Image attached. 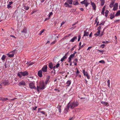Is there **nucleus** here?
<instances>
[{
  "instance_id": "obj_64",
  "label": "nucleus",
  "mask_w": 120,
  "mask_h": 120,
  "mask_svg": "<svg viewBox=\"0 0 120 120\" xmlns=\"http://www.w3.org/2000/svg\"><path fill=\"white\" fill-rule=\"evenodd\" d=\"M37 108V106H36L35 107V108H33V109L34 110H35Z\"/></svg>"
},
{
  "instance_id": "obj_46",
  "label": "nucleus",
  "mask_w": 120,
  "mask_h": 120,
  "mask_svg": "<svg viewBox=\"0 0 120 120\" xmlns=\"http://www.w3.org/2000/svg\"><path fill=\"white\" fill-rule=\"evenodd\" d=\"M7 8L8 9L10 8H11V5H10L8 4L7 5Z\"/></svg>"
},
{
  "instance_id": "obj_18",
  "label": "nucleus",
  "mask_w": 120,
  "mask_h": 120,
  "mask_svg": "<svg viewBox=\"0 0 120 120\" xmlns=\"http://www.w3.org/2000/svg\"><path fill=\"white\" fill-rule=\"evenodd\" d=\"M74 57V55L72 54L71 55L69 56V57L68 58L69 60H68V62H71V59L73 58Z\"/></svg>"
},
{
  "instance_id": "obj_21",
  "label": "nucleus",
  "mask_w": 120,
  "mask_h": 120,
  "mask_svg": "<svg viewBox=\"0 0 120 120\" xmlns=\"http://www.w3.org/2000/svg\"><path fill=\"white\" fill-rule=\"evenodd\" d=\"M110 18L111 19H112L113 18H114L115 16V15L114 13H111L110 15Z\"/></svg>"
},
{
  "instance_id": "obj_27",
  "label": "nucleus",
  "mask_w": 120,
  "mask_h": 120,
  "mask_svg": "<svg viewBox=\"0 0 120 120\" xmlns=\"http://www.w3.org/2000/svg\"><path fill=\"white\" fill-rule=\"evenodd\" d=\"M120 15V10H119L115 15V16H117Z\"/></svg>"
},
{
  "instance_id": "obj_16",
  "label": "nucleus",
  "mask_w": 120,
  "mask_h": 120,
  "mask_svg": "<svg viewBox=\"0 0 120 120\" xmlns=\"http://www.w3.org/2000/svg\"><path fill=\"white\" fill-rule=\"evenodd\" d=\"M53 64L52 62H50L49 64V67L51 69H53Z\"/></svg>"
},
{
  "instance_id": "obj_26",
  "label": "nucleus",
  "mask_w": 120,
  "mask_h": 120,
  "mask_svg": "<svg viewBox=\"0 0 120 120\" xmlns=\"http://www.w3.org/2000/svg\"><path fill=\"white\" fill-rule=\"evenodd\" d=\"M114 3V1H112L110 4L109 7L111 8L113 6V4Z\"/></svg>"
},
{
  "instance_id": "obj_17",
  "label": "nucleus",
  "mask_w": 120,
  "mask_h": 120,
  "mask_svg": "<svg viewBox=\"0 0 120 120\" xmlns=\"http://www.w3.org/2000/svg\"><path fill=\"white\" fill-rule=\"evenodd\" d=\"M77 39V37L76 36H75L74 37L72 38L70 40V42H74L75 40H76Z\"/></svg>"
},
{
  "instance_id": "obj_50",
  "label": "nucleus",
  "mask_w": 120,
  "mask_h": 120,
  "mask_svg": "<svg viewBox=\"0 0 120 120\" xmlns=\"http://www.w3.org/2000/svg\"><path fill=\"white\" fill-rule=\"evenodd\" d=\"M65 23V22H64V21L62 22V23L61 24V26L62 25L64 24Z\"/></svg>"
},
{
  "instance_id": "obj_40",
  "label": "nucleus",
  "mask_w": 120,
  "mask_h": 120,
  "mask_svg": "<svg viewBox=\"0 0 120 120\" xmlns=\"http://www.w3.org/2000/svg\"><path fill=\"white\" fill-rule=\"evenodd\" d=\"M105 45V44H101L100 46V47H101V48H104Z\"/></svg>"
},
{
  "instance_id": "obj_35",
  "label": "nucleus",
  "mask_w": 120,
  "mask_h": 120,
  "mask_svg": "<svg viewBox=\"0 0 120 120\" xmlns=\"http://www.w3.org/2000/svg\"><path fill=\"white\" fill-rule=\"evenodd\" d=\"M45 31V30L44 29H43L42 30H41L40 32V33L39 34L40 35H41V34L44 32V31Z\"/></svg>"
},
{
  "instance_id": "obj_19",
  "label": "nucleus",
  "mask_w": 120,
  "mask_h": 120,
  "mask_svg": "<svg viewBox=\"0 0 120 120\" xmlns=\"http://www.w3.org/2000/svg\"><path fill=\"white\" fill-rule=\"evenodd\" d=\"M3 85H8L9 83V82L8 80H5L2 83Z\"/></svg>"
},
{
  "instance_id": "obj_22",
  "label": "nucleus",
  "mask_w": 120,
  "mask_h": 120,
  "mask_svg": "<svg viewBox=\"0 0 120 120\" xmlns=\"http://www.w3.org/2000/svg\"><path fill=\"white\" fill-rule=\"evenodd\" d=\"M22 33H23L24 34H26L27 31L26 28H24L23 30L21 31Z\"/></svg>"
},
{
  "instance_id": "obj_12",
  "label": "nucleus",
  "mask_w": 120,
  "mask_h": 120,
  "mask_svg": "<svg viewBox=\"0 0 120 120\" xmlns=\"http://www.w3.org/2000/svg\"><path fill=\"white\" fill-rule=\"evenodd\" d=\"M91 4L93 8V9L95 10L96 9V5L95 4L94 2H91Z\"/></svg>"
},
{
  "instance_id": "obj_52",
  "label": "nucleus",
  "mask_w": 120,
  "mask_h": 120,
  "mask_svg": "<svg viewBox=\"0 0 120 120\" xmlns=\"http://www.w3.org/2000/svg\"><path fill=\"white\" fill-rule=\"evenodd\" d=\"M13 3V2H9L8 5H11Z\"/></svg>"
},
{
  "instance_id": "obj_43",
  "label": "nucleus",
  "mask_w": 120,
  "mask_h": 120,
  "mask_svg": "<svg viewBox=\"0 0 120 120\" xmlns=\"http://www.w3.org/2000/svg\"><path fill=\"white\" fill-rule=\"evenodd\" d=\"M60 66V64H57L56 65V67L57 68L58 67H59Z\"/></svg>"
},
{
  "instance_id": "obj_25",
  "label": "nucleus",
  "mask_w": 120,
  "mask_h": 120,
  "mask_svg": "<svg viewBox=\"0 0 120 120\" xmlns=\"http://www.w3.org/2000/svg\"><path fill=\"white\" fill-rule=\"evenodd\" d=\"M23 8L24 9L26 10H28L29 9V7L28 6H23Z\"/></svg>"
},
{
  "instance_id": "obj_28",
  "label": "nucleus",
  "mask_w": 120,
  "mask_h": 120,
  "mask_svg": "<svg viewBox=\"0 0 120 120\" xmlns=\"http://www.w3.org/2000/svg\"><path fill=\"white\" fill-rule=\"evenodd\" d=\"M101 1V5L102 6H103L105 3V0H102Z\"/></svg>"
},
{
  "instance_id": "obj_36",
  "label": "nucleus",
  "mask_w": 120,
  "mask_h": 120,
  "mask_svg": "<svg viewBox=\"0 0 120 120\" xmlns=\"http://www.w3.org/2000/svg\"><path fill=\"white\" fill-rule=\"evenodd\" d=\"M107 82L108 86L109 87H110V80H108L107 81Z\"/></svg>"
},
{
  "instance_id": "obj_8",
  "label": "nucleus",
  "mask_w": 120,
  "mask_h": 120,
  "mask_svg": "<svg viewBox=\"0 0 120 120\" xmlns=\"http://www.w3.org/2000/svg\"><path fill=\"white\" fill-rule=\"evenodd\" d=\"M47 68L48 67L47 65H45L42 68L41 70L44 72H46L47 71Z\"/></svg>"
},
{
  "instance_id": "obj_10",
  "label": "nucleus",
  "mask_w": 120,
  "mask_h": 120,
  "mask_svg": "<svg viewBox=\"0 0 120 120\" xmlns=\"http://www.w3.org/2000/svg\"><path fill=\"white\" fill-rule=\"evenodd\" d=\"M82 71L84 75L85 76H86L88 79H90V76L87 72H85V70H83Z\"/></svg>"
},
{
  "instance_id": "obj_31",
  "label": "nucleus",
  "mask_w": 120,
  "mask_h": 120,
  "mask_svg": "<svg viewBox=\"0 0 120 120\" xmlns=\"http://www.w3.org/2000/svg\"><path fill=\"white\" fill-rule=\"evenodd\" d=\"M109 11L108 10H106L105 11V16L106 17H107L109 13Z\"/></svg>"
},
{
  "instance_id": "obj_62",
  "label": "nucleus",
  "mask_w": 120,
  "mask_h": 120,
  "mask_svg": "<svg viewBox=\"0 0 120 120\" xmlns=\"http://www.w3.org/2000/svg\"><path fill=\"white\" fill-rule=\"evenodd\" d=\"M103 35V32H102L101 34L99 35V36L100 37H101Z\"/></svg>"
},
{
  "instance_id": "obj_11",
  "label": "nucleus",
  "mask_w": 120,
  "mask_h": 120,
  "mask_svg": "<svg viewBox=\"0 0 120 120\" xmlns=\"http://www.w3.org/2000/svg\"><path fill=\"white\" fill-rule=\"evenodd\" d=\"M118 6V4L117 3H115V5H114L113 9V10L114 11L116 10L117 9Z\"/></svg>"
},
{
  "instance_id": "obj_37",
  "label": "nucleus",
  "mask_w": 120,
  "mask_h": 120,
  "mask_svg": "<svg viewBox=\"0 0 120 120\" xmlns=\"http://www.w3.org/2000/svg\"><path fill=\"white\" fill-rule=\"evenodd\" d=\"M53 14V13L52 12H51L49 13V14L48 15V16L49 17H50V16H52Z\"/></svg>"
},
{
  "instance_id": "obj_48",
  "label": "nucleus",
  "mask_w": 120,
  "mask_h": 120,
  "mask_svg": "<svg viewBox=\"0 0 120 120\" xmlns=\"http://www.w3.org/2000/svg\"><path fill=\"white\" fill-rule=\"evenodd\" d=\"M80 38H81L80 36L79 35L78 36V41H79L80 40Z\"/></svg>"
},
{
  "instance_id": "obj_29",
  "label": "nucleus",
  "mask_w": 120,
  "mask_h": 120,
  "mask_svg": "<svg viewBox=\"0 0 120 120\" xmlns=\"http://www.w3.org/2000/svg\"><path fill=\"white\" fill-rule=\"evenodd\" d=\"M89 32H84V34L83 35V36H88L89 35Z\"/></svg>"
},
{
  "instance_id": "obj_9",
  "label": "nucleus",
  "mask_w": 120,
  "mask_h": 120,
  "mask_svg": "<svg viewBox=\"0 0 120 120\" xmlns=\"http://www.w3.org/2000/svg\"><path fill=\"white\" fill-rule=\"evenodd\" d=\"M80 3L82 4H84L86 7L89 4L87 2V0H84L83 1L81 2Z\"/></svg>"
},
{
  "instance_id": "obj_47",
  "label": "nucleus",
  "mask_w": 120,
  "mask_h": 120,
  "mask_svg": "<svg viewBox=\"0 0 120 120\" xmlns=\"http://www.w3.org/2000/svg\"><path fill=\"white\" fill-rule=\"evenodd\" d=\"M34 63V62H32L31 63H30V64H28V66H30V65H32Z\"/></svg>"
},
{
  "instance_id": "obj_14",
  "label": "nucleus",
  "mask_w": 120,
  "mask_h": 120,
  "mask_svg": "<svg viewBox=\"0 0 120 120\" xmlns=\"http://www.w3.org/2000/svg\"><path fill=\"white\" fill-rule=\"evenodd\" d=\"M18 85L19 86H24L25 85V82L24 81H22L19 83Z\"/></svg>"
},
{
  "instance_id": "obj_5",
  "label": "nucleus",
  "mask_w": 120,
  "mask_h": 120,
  "mask_svg": "<svg viewBox=\"0 0 120 120\" xmlns=\"http://www.w3.org/2000/svg\"><path fill=\"white\" fill-rule=\"evenodd\" d=\"M73 2V0H67L64 4V5L66 7H69L70 6L69 4H72Z\"/></svg>"
},
{
  "instance_id": "obj_20",
  "label": "nucleus",
  "mask_w": 120,
  "mask_h": 120,
  "mask_svg": "<svg viewBox=\"0 0 120 120\" xmlns=\"http://www.w3.org/2000/svg\"><path fill=\"white\" fill-rule=\"evenodd\" d=\"M100 32V30H98V31L97 33L96 34H94V35H95L96 37H97L99 35V36Z\"/></svg>"
},
{
  "instance_id": "obj_53",
  "label": "nucleus",
  "mask_w": 120,
  "mask_h": 120,
  "mask_svg": "<svg viewBox=\"0 0 120 120\" xmlns=\"http://www.w3.org/2000/svg\"><path fill=\"white\" fill-rule=\"evenodd\" d=\"M98 20V18L97 17L96 18L95 20V22L96 23L97 22Z\"/></svg>"
},
{
  "instance_id": "obj_55",
  "label": "nucleus",
  "mask_w": 120,
  "mask_h": 120,
  "mask_svg": "<svg viewBox=\"0 0 120 120\" xmlns=\"http://www.w3.org/2000/svg\"><path fill=\"white\" fill-rule=\"evenodd\" d=\"M75 47V46H74L73 48H72L71 49V51H72L74 50V48Z\"/></svg>"
},
{
  "instance_id": "obj_49",
  "label": "nucleus",
  "mask_w": 120,
  "mask_h": 120,
  "mask_svg": "<svg viewBox=\"0 0 120 120\" xmlns=\"http://www.w3.org/2000/svg\"><path fill=\"white\" fill-rule=\"evenodd\" d=\"M42 114H45V112L44 111H40V112Z\"/></svg>"
},
{
  "instance_id": "obj_51",
  "label": "nucleus",
  "mask_w": 120,
  "mask_h": 120,
  "mask_svg": "<svg viewBox=\"0 0 120 120\" xmlns=\"http://www.w3.org/2000/svg\"><path fill=\"white\" fill-rule=\"evenodd\" d=\"M42 109L41 108H39L38 109V112H39Z\"/></svg>"
},
{
  "instance_id": "obj_15",
  "label": "nucleus",
  "mask_w": 120,
  "mask_h": 120,
  "mask_svg": "<svg viewBox=\"0 0 120 120\" xmlns=\"http://www.w3.org/2000/svg\"><path fill=\"white\" fill-rule=\"evenodd\" d=\"M38 75L40 77H41L42 76V71L41 70H40L38 71Z\"/></svg>"
},
{
  "instance_id": "obj_4",
  "label": "nucleus",
  "mask_w": 120,
  "mask_h": 120,
  "mask_svg": "<svg viewBox=\"0 0 120 120\" xmlns=\"http://www.w3.org/2000/svg\"><path fill=\"white\" fill-rule=\"evenodd\" d=\"M17 52V50L15 49L11 52H10L9 53L7 54L8 56L10 58L13 57L14 56V54Z\"/></svg>"
},
{
  "instance_id": "obj_38",
  "label": "nucleus",
  "mask_w": 120,
  "mask_h": 120,
  "mask_svg": "<svg viewBox=\"0 0 120 120\" xmlns=\"http://www.w3.org/2000/svg\"><path fill=\"white\" fill-rule=\"evenodd\" d=\"M120 21V19L116 20L115 21H114V22L115 23H117Z\"/></svg>"
},
{
  "instance_id": "obj_6",
  "label": "nucleus",
  "mask_w": 120,
  "mask_h": 120,
  "mask_svg": "<svg viewBox=\"0 0 120 120\" xmlns=\"http://www.w3.org/2000/svg\"><path fill=\"white\" fill-rule=\"evenodd\" d=\"M29 87L31 89H36V87L34 85V84L33 82H31L29 83Z\"/></svg>"
},
{
  "instance_id": "obj_54",
  "label": "nucleus",
  "mask_w": 120,
  "mask_h": 120,
  "mask_svg": "<svg viewBox=\"0 0 120 120\" xmlns=\"http://www.w3.org/2000/svg\"><path fill=\"white\" fill-rule=\"evenodd\" d=\"M104 23H105L104 22H102L99 25H103L104 24Z\"/></svg>"
},
{
  "instance_id": "obj_24",
  "label": "nucleus",
  "mask_w": 120,
  "mask_h": 120,
  "mask_svg": "<svg viewBox=\"0 0 120 120\" xmlns=\"http://www.w3.org/2000/svg\"><path fill=\"white\" fill-rule=\"evenodd\" d=\"M105 6H104L103 8H102V12H101V14L102 15H104V12L105 11Z\"/></svg>"
},
{
  "instance_id": "obj_33",
  "label": "nucleus",
  "mask_w": 120,
  "mask_h": 120,
  "mask_svg": "<svg viewBox=\"0 0 120 120\" xmlns=\"http://www.w3.org/2000/svg\"><path fill=\"white\" fill-rule=\"evenodd\" d=\"M66 57L65 56H64L63 58H62L61 59V61L62 62L66 58Z\"/></svg>"
},
{
  "instance_id": "obj_57",
  "label": "nucleus",
  "mask_w": 120,
  "mask_h": 120,
  "mask_svg": "<svg viewBox=\"0 0 120 120\" xmlns=\"http://www.w3.org/2000/svg\"><path fill=\"white\" fill-rule=\"evenodd\" d=\"M101 26H99L98 28V30H101Z\"/></svg>"
},
{
  "instance_id": "obj_13",
  "label": "nucleus",
  "mask_w": 120,
  "mask_h": 120,
  "mask_svg": "<svg viewBox=\"0 0 120 120\" xmlns=\"http://www.w3.org/2000/svg\"><path fill=\"white\" fill-rule=\"evenodd\" d=\"M101 103L103 105H104L106 106H108L109 105V103L108 102H105V101H101Z\"/></svg>"
},
{
  "instance_id": "obj_2",
  "label": "nucleus",
  "mask_w": 120,
  "mask_h": 120,
  "mask_svg": "<svg viewBox=\"0 0 120 120\" xmlns=\"http://www.w3.org/2000/svg\"><path fill=\"white\" fill-rule=\"evenodd\" d=\"M45 88V84L43 82H41L39 83V86H37V90L38 92H39L40 90H43Z\"/></svg>"
},
{
  "instance_id": "obj_30",
  "label": "nucleus",
  "mask_w": 120,
  "mask_h": 120,
  "mask_svg": "<svg viewBox=\"0 0 120 120\" xmlns=\"http://www.w3.org/2000/svg\"><path fill=\"white\" fill-rule=\"evenodd\" d=\"M6 56L4 55H3L1 57V59L3 60V61H4V60L6 58Z\"/></svg>"
},
{
  "instance_id": "obj_60",
  "label": "nucleus",
  "mask_w": 120,
  "mask_h": 120,
  "mask_svg": "<svg viewBox=\"0 0 120 120\" xmlns=\"http://www.w3.org/2000/svg\"><path fill=\"white\" fill-rule=\"evenodd\" d=\"M58 110L59 111V112L60 113L61 112V109H58Z\"/></svg>"
},
{
  "instance_id": "obj_44",
  "label": "nucleus",
  "mask_w": 120,
  "mask_h": 120,
  "mask_svg": "<svg viewBox=\"0 0 120 120\" xmlns=\"http://www.w3.org/2000/svg\"><path fill=\"white\" fill-rule=\"evenodd\" d=\"M61 106L58 105L57 107V108L59 109H61Z\"/></svg>"
},
{
  "instance_id": "obj_32",
  "label": "nucleus",
  "mask_w": 120,
  "mask_h": 120,
  "mask_svg": "<svg viewBox=\"0 0 120 120\" xmlns=\"http://www.w3.org/2000/svg\"><path fill=\"white\" fill-rule=\"evenodd\" d=\"M85 44H84L82 45L81 46H80L79 47V49H78V50H80L82 48L84 47L85 45Z\"/></svg>"
},
{
  "instance_id": "obj_1",
  "label": "nucleus",
  "mask_w": 120,
  "mask_h": 120,
  "mask_svg": "<svg viewBox=\"0 0 120 120\" xmlns=\"http://www.w3.org/2000/svg\"><path fill=\"white\" fill-rule=\"evenodd\" d=\"M79 103L77 102H73L70 104L69 103L68 104V108H70L71 109H73L75 107L79 105Z\"/></svg>"
},
{
  "instance_id": "obj_45",
  "label": "nucleus",
  "mask_w": 120,
  "mask_h": 120,
  "mask_svg": "<svg viewBox=\"0 0 120 120\" xmlns=\"http://www.w3.org/2000/svg\"><path fill=\"white\" fill-rule=\"evenodd\" d=\"M98 51L100 52H101L102 54H103V53L104 51L103 50H98Z\"/></svg>"
},
{
  "instance_id": "obj_56",
  "label": "nucleus",
  "mask_w": 120,
  "mask_h": 120,
  "mask_svg": "<svg viewBox=\"0 0 120 120\" xmlns=\"http://www.w3.org/2000/svg\"><path fill=\"white\" fill-rule=\"evenodd\" d=\"M80 10H81V11H83L84 10L82 8H80Z\"/></svg>"
},
{
  "instance_id": "obj_42",
  "label": "nucleus",
  "mask_w": 120,
  "mask_h": 120,
  "mask_svg": "<svg viewBox=\"0 0 120 120\" xmlns=\"http://www.w3.org/2000/svg\"><path fill=\"white\" fill-rule=\"evenodd\" d=\"M109 42L107 41H103L102 42L103 43H108Z\"/></svg>"
},
{
  "instance_id": "obj_7",
  "label": "nucleus",
  "mask_w": 120,
  "mask_h": 120,
  "mask_svg": "<svg viewBox=\"0 0 120 120\" xmlns=\"http://www.w3.org/2000/svg\"><path fill=\"white\" fill-rule=\"evenodd\" d=\"M51 76L50 75H47L46 78V79L45 82V84H46L49 83L50 81Z\"/></svg>"
},
{
  "instance_id": "obj_61",
  "label": "nucleus",
  "mask_w": 120,
  "mask_h": 120,
  "mask_svg": "<svg viewBox=\"0 0 120 120\" xmlns=\"http://www.w3.org/2000/svg\"><path fill=\"white\" fill-rule=\"evenodd\" d=\"M28 77L29 78H32V79H33V76H29Z\"/></svg>"
},
{
  "instance_id": "obj_59",
  "label": "nucleus",
  "mask_w": 120,
  "mask_h": 120,
  "mask_svg": "<svg viewBox=\"0 0 120 120\" xmlns=\"http://www.w3.org/2000/svg\"><path fill=\"white\" fill-rule=\"evenodd\" d=\"M77 52L76 51H75L72 54L74 55V56H75V54Z\"/></svg>"
},
{
  "instance_id": "obj_58",
  "label": "nucleus",
  "mask_w": 120,
  "mask_h": 120,
  "mask_svg": "<svg viewBox=\"0 0 120 120\" xmlns=\"http://www.w3.org/2000/svg\"><path fill=\"white\" fill-rule=\"evenodd\" d=\"M74 119V118L73 117H72V118H70L69 120H73Z\"/></svg>"
},
{
  "instance_id": "obj_3",
  "label": "nucleus",
  "mask_w": 120,
  "mask_h": 120,
  "mask_svg": "<svg viewBox=\"0 0 120 120\" xmlns=\"http://www.w3.org/2000/svg\"><path fill=\"white\" fill-rule=\"evenodd\" d=\"M28 74V72L27 71H21L18 72L17 75L20 78H22V76H26Z\"/></svg>"
},
{
  "instance_id": "obj_63",
  "label": "nucleus",
  "mask_w": 120,
  "mask_h": 120,
  "mask_svg": "<svg viewBox=\"0 0 120 120\" xmlns=\"http://www.w3.org/2000/svg\"><path fill=\"white\" fill-rule=\"evenodd\" d=\"M11 36L12 37L14 38H16V37L14 35H11Z\"/></svg>"
},
{
  "instance_id": "obj_41",
  "label": "nucleus",
  "mask_w": 120,
  "mask_h": 120,
  "mask_svg": "<svg viewBox=\"0 0 120 120\" xmlns=\"http://www.w3.org/2000/svg\"><path fill=\"white\" fill-rule=\"evenodd\" d=\"M50 18V17H49V16H48L46 18H45V21H46L48 19H49Z\"/></svg>"
},
{
  "instance_id": "obj_23",
  "label": "nucleus",
  "mask_w": 120,
  "mask_h": 120,
  "mask_svg": "<svg viewBox=\"0 0 120 120\" xmlns=\"http://www.w3.org/2000/svg\"><path fill=\"white\" fill-rule=\"evenodd\" d=\"M71 83V80H68L66 82V84L67 85V86H69Z\"/></svg>"
},
{
  "instance_id": "obj_34",
  "label": "nucleus",
  "mask_w": 120,
  "mask_h": 120,
  "mask_svg": "<svg viewBox=\"0 0 120 120\" xmlns=\"http://www.w3.org/2000/svg\"><path fill=\"white\" fill-rule=\"evenodd\" d=\"M99 63L102 64H104L105 63V62L103 60H102L99 61Z\"/></svg>"
},
{
  "instance_id": "obj_39",
  "label": "nucleus",
  "mask_w": 120,
  "mask_h": 120,
  "mask_svg": "<svg viewBox=\"0 0 120 120\" xmlns=\"http://www.w3.org/2000/svg\"><path fill=\"white\" fill-rule=\"evenodd\" d=\"M73 4L74 5H76L79 4L78 2L77 1H76L75 3H73Z\"/></svg>"
}]
</instances>
